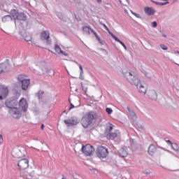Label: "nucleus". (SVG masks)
I'll return each instance as SVG.
<instances>
[{
	"mask_svg": "<svg viewBox=\"0 0 179 179\" xmlns=\"http://www.w3.org/2000/svg\"><path fill=\"white\" fill-rule=\"evenodd\" d=\"M94 120H97V113L94 111H89L83 115L81 124L83 128H89Z\"/></svg>",
	"mask_w": 179,
	"mask_h": 179,
	"instance_id": "f257e3e1",
	"label": "nucleus"
},
{
	"mask_svg": "<svg viewBox=\"0 0 179 179\" xmlns=\"http://www.w3.org/2000/svg\"><path fill=\"white\" fill-rule=\"evenodd\" d=\"M6 106L10 109L9 113L14 118L19 119L22 117L20 110L17 108V101L16 100H7L6 101Z\"/></svg>",
	"mask_w": 179,
	"mask_h": 179,
	"instance_id": "f03ea898",
	"label": "nucleus"
},
{
	"mask_svg": "<svg viewBox=\"0 0 179 179\" xmlns=\"http://www.w3.org/2000/svg\"><path fill=\"white\" fill-rule=\"evenodd\" d=\"M113 129H114V125L111 123H108L105 129V136L107 139H115V138L120 135V131L118 130L111 132Z\"/></svg>",
	"mask_w": 179,
	"mask_h": 179,
	"instance_id": "7ed1b4c3",
	"label": "nucleus"
},
{
	"mask_svg": "<svg viewBox=\"0 0 179 179\" xmlns=\"http://www.w3.org/2000/svg\"><path fill=\"white\" fill-rule=\"evenodd\" d=\"M19 85L21 86L22 90H27L29 86H30V79L27 78V76L21 74L17 77Z\"/></svg>",
	"mask_w": 179,
	"mask_h": 179,
	"instance_id": "20e7f679",
	"label": "nucleus"
},
{
	"mask_svg": "<svg viewBox=\"0 0 179 179\" xmlns=\"http://www.w3.org/2000/svg\"><path fill=\"white\" fill-rule=\"evenodd\" d=\"M96 155L99 159H106L108 156V150L104 146H99Z\"/></svg>",
	"mask_w": 179,
	"mask_h": 179,
	"instance_id": "39448f33",
	"label": "nucleus"
},
{
	"mask_svg": "<svg viewBox=\"0 0 179 179\" xmlns=\"http://www.w3.org/2000/svg\"><path fill=\"white\" fill-rule=\"evenodd\" d=\"M27 108H29V103H27V100H26L24 98H22L18 102L17 109L22 114V111H23V113H26V111H27Z\"/></svg>",
	"mask_w": 179,
	"mask_h": 179,
	"instance_id": "423d86ee",
	"label": "nucleus"
},
{
	"mask_svg": "<svg viewBox=\"0 0 179 179\" xmlns=\"http://www.w3.org/2000/svg\"><path fill=\"white\" fill-rule=\"evenodd\" d=\"M40 39L41 41H45L47 45H51L52 41L51 37L50 36L49 31H43L40 34Z\"/></svg>",
	"mask_w": 179,
	"mask_h": 179,
	"instance_id": "0eeeda50",
	"label": "nucleus"
},
{
	"mask_svg": "<svg viewBox=\"0 0 179 179\" xmlns=\"http://www.w3.org/2000/svg\"><path fill=\"white\" fill-rule=\"evenodd\" d=\"M82 151L85 156H92V155L94 153V148L90 144H87L85 145H83Z\"/></svg>",
	"mask_w": 179,
	"mask_h": 179,
	"instance_id": "6e6552de",
	"label": "nucleus"
},
{
	"mask_svg": "<svg viewBox=\"0 0 179 179\" xmlns=\"http://www.w3.org/2000/svg\"><path fill=\"white\" fill-rule=\"evenodd\" d=\"M9 96V89L5 85H0V100H4Z\"/></svg>",
	"mask_w": 179,
	"mask_h": 179,
	"instance_id": "1a4fd4ad",
	"label": "nucleus"
},
{
	"mask_svg": "<svg viewBox=\"0 0 179 179\" xmlns=\"http://www.w3.org/2000/svg\"><path fill=\"white\" fill-rule=\"evenodd\" d=\"M64 122L67 127H73L79 124V119H78L77 117H73L69 120H65Z\"/></svg>",
	"mask_w": 179,
	"mask_h": 179,
	"instance_id": "9d476101",
	"label": "nucleus"
},
{
	"mask_svg": "<svg viewBox=\"0 0 179 179\" xmlns=\"http://www.w3.org/2000/svg\"><path fill=\"white\" fill-rule=\"evenodd\" d=\"M133 83L136 85V87L140 93L146 94V87L142 85L138 78H134V82Z\"/></svg>",
	"mask_w": 179,
	"mask_h": 179,
	"instance_id": "9b49d317",
	"label": "nucleus"
},
{
	"mask_svg": "<svg viewBox=\"0 0 179 179\" xmlns=\"http://www.w3.org/2000/svg\"><path fill=\"white\" fill-rule=\"evenodd\" d=\"M17 166L20 170H26L29 167V160L24 158L18 162Z\"/></svg>",
	"mask_w": 179,
	"mask_h": 179,
	"instance_id": "f8f14e48",
	"label": "nucleus"
},
{
	"mask_svg": "<svg viewBox=\"0 0 179 179\" xmlns=\"http://www.w3.org/2000/svg\"><path fill=\"white\" fill-rule=\"evenodd\" d=\"M55 50L56 51L57 54H59V55H64L65 57H68V53L62 50L59 45H55Z\"/></svg>",
	"mask_w": 179,
	"mask_h": 179,
	"instance_id": "ddd939ff",
	"label": "nucleus"
},
{
	"mask_svg": "<svg viewBox=\"0 0 179 179\" xmlns=\"http://www.w3.org/2000/svg\"><path fill=\"white\" fill-rule=\"evenodd\" d=\"M144 12L148 16H152V15H155V13H156V10H155V8H152L150 7H145L144 8Z\"/></svg>",
	"mask_w": 179,
	"mask_h": 179,
	"instance_id": "4468645a",
	"label": "nucleus"
},
{
	"mask_svg": "<svg viewBox=\"0 0 179 179\" xmlns=\"http://www.w3.org/2000/svg\"><path fill=\"white\" fill-rule=\"evenodd\" d=\"M148 94L151 100H156L157 99V93L153 90H150Z\"/></svg>",
	"mask_w": 179,
	"mask_h": 179,
	"instance_id": "2eb2a0df",
	"label": "nucleus"
},
{
	"mask_svg": "<svg viewBox=\"0 0 179 179\" xmlns=\"http://www.w3.org/2000/svg\"><path fill=\"white\" fill-rule=\"evenodd\" d=\"M119 155L121 157H127V156H128V151L127 150V148H120L119 150Z\"/></svg>",
	"mask_w": 179,
	"mask_h": 179,
	"instance_id": "dca6fc26",
	"label": "nucleus"
},
{
	"mask_svg": "<svg viewBox=\"0 0 179 179\" xmlns=\"http://www.w3.org/2000/svg\"><path fill=\"white\" fill-rule=\"evenodd\" d=\"M17 20H21L22 22H25V20H27V15H26L24 13H19Z\"/></svg>",
	"mask_w": 179,
	"mask_h": 179,
	"instance_id": "f3484780",
	"label": "nucleus"
},
{
	"mask_svg": "<svg viewBox=\"0 0 179 179\" xmlns=\"http://www.w3.org/2000/svg\"><path fill=\"white\" fill-rule=\"evenodd\" d=\"M10 15L13 17L14 20H17V17L19 16V12L16 9H12L10 11Z\"/></svg>",
	"mask_w": 179,
	"mask_h": 179,
	"instance_id": "a211bd4d",
	"label": "nucleus"
},
{
	"mask_svg": "<svg viewBox=\"0 0 179 179\" xmlns=\"http://www.w3.org/2000/svg\"><path fill=\"white\" fill-rule=\"evenodd\" d=\"M111 37H113V38L117 41V43H120V44H121V45H122L123 48H124V50H127V46L125 45V44H124V43L122 41H121V40H120L118 38H117L116 36H115L113 33H110Z\"/></svg>",
	"mask_w": 179,
	"mask_h": 179,
	"instance_id": "6ab92c4d",
	"label": "nucleus"
},
{
	"mask_svg": "<svg viewBox=\"0 0 179 179\" xmlns=\"http://www.w3.org/2000/svg\"><path fill=\"white\" fill-rule=\"evenodd\" d=\"M92 28H90V27H87V26H85L83 27L82 28V31H83V33H86V34H90V31L92 32Z\"/></svg>",
	"mask_w": 179,
	"mask_h": 179,
	"instance_id": "aec40b11",
	"label": "nucleus"
},
{
	"mask_svg": "<svg viewBox=\"0 0 179 179\" xmlns=\"http://www.w3.org/2000/svg\"><path fill=\"white\" fill-rule=\"evenodd\" d=\"M8 64L5 63L0 64V74L3 73V72H5V70L7 69Z\"/></svg>",
	"mask_w": 179,
	"mask_h": 179,
	"instance_id": "412c9836",
	"label": "nucleus"
},
{
	"mask_svg": "<svg viewBox=\"0 0 179 179\" xmlns=\"http://www.w3.org/2000/svg\"><path fill=\"white\" fill-rule=\"evenodd\" d=\"M155 152H156V147H155V145H150V147L148 148L149 155H153Z\"/></svg>",
	"mask_w": 179,
	"mask_h": 179,
	"instance_id": "4be33fe9",
	"label": "nucleus"
},
{
	"mask_svg": "<svg viewBox=\"0 0 179 179\" xmlns=\"http://www.w3.org/2000/svg\"><path fill=\"white\" fill-rule=\"evenodd\" d=\"M2 22L6 23V22H12V17L10 15H6L2 18Z\"/></svg>",
	"mask_w": 179,
	"mask_h": 179,
	"instance_id": "5701e85b",
	"label": "nucleus"
},
{
	"mask_svg": "<svg viewBox=\"0 0 179 179\" xmlns=\"http://www.w3.org/2000/svg\"><path fill=\"white\" fill-rule=\"evenodd\" d=\"M171 146L173 150H176V152H179V146L177 143H172Z\"/></svg>",
	"mask_w": 179,
	"mask_h": 179,
	"instance_id": "b1692460",
	"label": "nucleus"
},
{
	"mask_svg": "<svg viewBox=\"0 0 179 179\" xmlns=\"http://www.w3.org/2000/svg\"><path fill=\"white\" fill-rule=\"evenodd\" d=\"M154 3H155V5H159V6H164V5H167V3H169V2H164V3H160L159 1H154Z\"/></svg>",
	"mask_w": 179,
	"mask_h": 179,
	"instance_id": "393cba45",
	"label": "nucleus"
},
{
	"mask_svg": "<svg viewBox=\"0 0 179 179\" xmlns=\"http://www.w3.org/2000/svg\"><path fill=\"white\" fill-rule=\"evenodd\" d=\"M24 38L25 41H31V35H30V34H28L27 35H26V36H24Z\"/></svg>",
	"mask_w": 179,
	"mask_h": 179,
	"instance_id": "a878e982",
	"label": "nucleus"
},
{
	"mask_svg": "<svg viewBox=\"0 0 179 179\" xmlns=\"http://www.w3.org/2000/svg\"><path fill=\"white\" fill-rule=\"evenodd\" d=\"M91 33H93V34L95 36L96 40L100 41V37L99 36V34H97V33L96 31H94V30H91Z\"/></svg>",
	"mask_w": 179,
	"mask_h": 179,
	"instance_id": "bb28decb",
	"label": "nucleus"
},
{
	"mask_svg": "<svg viewBox=\"0 0 179 179\" xmlns=\"http://www.w3.org/2000/svg\"><path fill=\"white\" fill-rule=\"evenodd\" d=\"M106 112L110 115V114H113V109L106 108Z\"/></svg>",
	"mask_w": 179,
	"mask_h": 179,
	"instance_id": "cd10ccee",
	"label": "nucleus"
},
{
	"mask_svg": "<svg viewBox=\"0 0 179 179\" xmlns=\"http://www.w3.org/2000/svg\"><path fill=\"white\" fill-rule=\"evenodd\" d=\"M69 102L70 103V108L69 110H72V108H75V105L71 102V99H69Z\"/></svg>",
	"mask_w": 179,
	"mask_h": 179,
	"instance_id": "c85d7f7f",
	"label": "nucleus"
},
{
	"mask_svg": "<svg viewBox=\"0 0 179 179\" xmlns=\"http://www.w3.org/2000/svg\"><path fill=\"white\" fill-rule=\"evenodd\" d=\"M131 13H132V15H134V16H136V17H141V15L136 13H134V11L131 10Z\"/></svg>",
	"mask_w": 179,
	"mask_h": 179,
	"instance_id": "c756f323",
	"label": "nucleus"
},
{
	"mask_svg": "<svg viewBox=\"0 0 179 179\" xmlns=\"http://www.w3.org/2000/svg\"><path fill=\"white\" fill-rule=\"evenodd\" d=\"M3 143V136H2V134H0V145H2Z\"/></svg>",
	"mask_w": 179,
	"mask_h": 179,
	"instance_id": "7c9ffc66",
	"label": "nucleus"
},
{
	"mask_svg": "<svg viewBox=\"0 0 179 179\" xmlns=\"http://www.w3.org/2000/svg\"><path fill=\"white\" fill-rule=\"evenodd\" d=\"M161 48L162 50H164L165 51L167 50V46H166L165 45H161Z\"/></svg>",
	"mask_w": 179,
	"mask_h": 179,
	"instance_id": "2f4dec72",
	"label": "nucleus"
},
{
	"mask_svg": "<svg viewBox=\"0 0 179 179\" xmlns=\"http://www.w3.org/2000/svg\"><path fill=\"white\" fill-rule=\"evenodd\" d=\"M79 68L80 70V74L82 75L83 73V68L82 67V65L79 64Z\"/></svg>",
	"mask_w": 179,
	"mask_h": 179,
	"instance_id": "473e14b6",
	"label": "nucleus"
},
{
	"mask_svg": "<svg viewBox=\"0 0 179 179\" xmlns=\"http://www.w3.org/2000/svg\"><path fill=\"white\" fill-rule=\"evenodd\" d=\"M152 26L153 27H157V22H153L152 23Z\"/></svg>",
	"mask_w": 179,
	"mask_h": 179,
	"instance_id": "72a5a7b5",
	"label": "nucleus"
},
{
	"mask_svg": "<svg viewBox=\"0 0 179 179\" xmlns=\"http://www.w3.org/2000/svg\"><path fill=\"white\" fill-rule=\"evenodd\" d=\"M102 26H103V27L106 29V30H107V31H109L108 27H106L105 24H103Z\"/></svg>",
	"mask_w": 179,
	"mask_h": 179,
	"instance_id": "f704fd0d",
	"label": "nucleus"
},
{
	"mask_svg": "<svg viewBox=\"0 0 179 179\" xmlns=\"http://www.w3.org/2000/svg\"><path fill=\"white\" fill-rule=\"evenodd\" d=\"M166 142H167V143H169L170 145H173V143L170 140L166 141Z\"/></svg>",
	"mask_w": 179,
	"mask_h": 179,
	"instance_id": "c9c22d12",
	"label": "nucleus"
},
{
	"mask_svg": "<svg viewBox=\"0 0 179 179\" xmlns=\"http://www.w3.org/2000/svg\"><path fill=\"white\" fill-rule=\"evenodd\" d=\"M119 2L120 5H124V3H122V0H119Z\"/></svg>",
	"mask_w": 179,
	"mask_h": 179,
	"instance_id": "e433bc0d",
	"label": "nucleus"
},
{
	"mask_svg": "<svg viewBox=\"0 0 179 179\" xmlns=\"http://www.w3.org/2000/svg\"><path fill=\"white\" fill-rule=\"evenodd\" d=\"M96 1L98 2V3H101V2H102L101 0H96Z\"/></svg>",
	"mask_w": 179,
	"mask_h": 179,
	"instance_id": "4c0bfd02",
	"label": "nucleus"
},
{
	"mask_svg": "<svg viewBox=\"0 0 179 179\" xmlns=\"http://www.w3.org/2000/svg\"><path fill=\"white\" fill-rule=\"evenodd\" d=\"M41 129H44V124H41Z\"/></svg>",
	"mask_w": 179,
	"mask_h": 179,
	"instance_id": "58836bf2",
	"label": "nucleus"
},
{
	"mask_svg": "<svg viewBox=\"0 0 179 179\" xmlns=\"http://www.w3.org/2000/svg\"><path fill=\"white\" fill-rule=\"evenodd\" d=\"M134 117L136 118V114H134Z\"/></svg>",
	"mask_w": 179,
	"mask_h": 179,
	"instance_id": "ea45409f",
	"label": "nucleus"
},
{
	"mask_svg": "<svg viewBox=\"0 0 179 179\" xmlns=\"http://www.w3.org/2000/svg\"><path fill=\"white\" fill-rule=\"evenodd\" d=\"M73 103L75 104V106H76V107H78V104H76V103L73 102Z\"/></svg>",
	"mask_w": 179,
	"mask_h": 179,
	"instance_id": "a19ab883",
	"label": "nucleus"
},
{
	"mask_svg": "<svg viewBox=\"0 0 179 179\" xmlns=\"http://www.w3.org/2000/svg\"><path fill=\"white\" fill-rule=\"evenodd\" d=\"M129 75L130 76H132V74H131V73H129Z\"/></svg>",
	"mask_w": 179,
	"mask_h": 179,
	"instance_id": "79ce46f5",
	"label": "nucleus"
},
{
	"mask_svg": "<svg viewBox=\"0 0 179 179\" xmlns=\"http://www.w3.org/2000/svg\"><path fill=\"white\" fill-rule=\"evenodd\" d=\"M163 37H166V35L164 34V35H163Z\"/></svg>",
	"mask_w": 179,
	"mask_h": 179,
	"instance_id": "37998d69",
	"label": "nucleus"
},
{
	"mask_svg": "<svg viewBox=\"0 0 179 179\" xmlns=\"http://www.w3.org/2000/svg\"><path fill=\"white\" fill-rule=\"evenodd\" d=\"M162 1H169V0H162Z\"/></svg>",
	"mask_w": 179,
	"mask_h": 179,
	"instance_id": "c03bdc74",
	"label": "nucleus"
},
{
	"mask_svg": "<svg viewBox=\"0 0 179 179\" xmlns=\"http://www.w3.org/2000/svg\"><path fill=\"white\" fill-rule=\"evenodd\" d=\"M123 1H125V0H123Z\"/></svg>",
	"mask_w": 179,
	"mask_h": 179,
	"instance_id": "a18cd8bd",
	"label": "nucleus"
}]
</instances>
